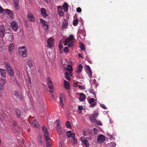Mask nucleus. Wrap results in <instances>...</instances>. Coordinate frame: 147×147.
<instances>
[{
	"label": "nucleus",
	"mask_w": 147,
	"mask_h": 147,
	"mask_svg": "<svg viewBox=\"0 0 147 147\" xmlns=\"http://www.w3.org/2000/svg\"><path fill=\"white\" fill-rule=\"evenodd\" d=\"M19 53L20 55L22 57H26L27 55L26 49L24 46L21 47L19 48Z\"/></svg>",
	"instance_id": "f257e3e1"
},
{
	"label": "nucleus",
	"mask_w": 147,
	"mask_h": 147,
	"mask_svg": "<svg viewBox=\"0 0 147 147\" xmlns=\"http://www.w3.org/2000/svg\"><path fill=\"white\" fill-rule=\"evenodd\" d=\"M42 129L43 131L44 138L46 141L49 140L51 138L49 136V133L47 128L44 126L42 127Z\"/></svg>",
	"instance_id": "f03ea898"
},
{
	"label": "nucleus",
	"mask_w": 147,
	"mask_h": 147,
	"mask_svg": "<svg viewBox=\"0 0 147 147\" xmlns=\"http://www.w3.org/2000/svg\"><path fill=\"white\" fill-rule=\"evenodd\" d=\"M7 29H9L7 27H5L4 25H2L0 26V37H1L3 40V38L6 33L5 31Z\"/></svg>",
	"instance_id": "7ed1b4c3"
},
{
	"label": "nucleus",
	"mask_w": 147,
	"mask_h": 147,
	"mask_svg": "<svg viewBox=\"0 0 147 147\" xmlns=\"http://www.w3.org/2000/svg\"><path fill=\"white\" fill-rule=\"evenodd\" d=\"M11 28L15 31L16 32L18 28V26L15 21H13L11 23Z\"/></svg>",
	"instance_id": "20e7f679"
},
{
	"label": "nucleus",
	"mask_w": 147,
	"mask_h": 147,
	"mask_svg": "<svg viewBox=\"0 0 147 147\" xmlns=\"http://www.w3.org/2000/svg\"><path fill=\"white\" fill-rule=\"evenodd\" d=\"M53 38H50L47 40V47L51 49L53 47Z\"/></svg>",
	"instance_id": "39448f33"
},
{
	"label": "nucleus",
	"mask_w": 147,
	"mask_h": 147,
	"mask_svg": "<svg viewBox=\"0 0 147 147\" xmlns=\"http://www.w3.org/2000/svg\"><path fill=\"white\" fill-rule=\"evenodd\" d=\"M105 140V137L102 134H100L98 136L97 139V142L100 143H102Z\"/></svg>",
	"instance_id": "423d86ee"
},
{
	"label": "nucleus",
	"mask_w": 147,
	"mask_h": 147,
	"mask_svg": "<svg viewBox=\"0 0 147 147\" xmlns=\"http://www.w3.org/2000/svg\"><path fill=\"white\" fill-rule=\"evenodd\" d=\"M80 140L86 147H89L88 141L86 138H84L83 137H82L80 138Z\"/></svg>",
	"instance_id": "0eeeda50"
},
{
	"label": "nucleus",
	"mask_w": 147,
	"mask_h": 147,
	"mask_svg": "<svg viewBox=\"0 0 147 147\" xmlns=\"http://www.w3.org/2000/svg\"><path fill=\"white\" fill-rule=\"evenodd\" d=\"M58 13L60 17L63 16L64 15V12L62 10V7L61 6H59L57 8Z\"/></svg>",
	"instance_id": "6e6552de"
},
{
	"label": "nucleus",
	"mask_w": 147,
	"mask_h": 147,
	"mask_svg": "<svg viewBox=\"0 0 147 147\" xmlns=\"http://www.w3.org/2000/svg\"><path fill=\"white\" fill-rule=\"evenodd\" d=\"M27 17L29 21L32 22H35V19L32 13H28Z\"/></svg>",
	"instance_id": "1a4fd4ad"
},
{
	"label": "nucleus",
	"mask_w": 147,
	"mask_h": 147,
	"mask_svg": "<svg viewBox=\"0 0 147 147\" xmlns=\"http://www.w3.org/2000/svg\"><path fill=\"white\" fill-rule=\"evenodd\" d=\"M38 140L37 142L39 145L41 146L43 143L44 139L42 138L41 135H39L38 137Z\"/></svg>",
	"instance_id": "9d476101"
},
{
	"label": "nucleus",
	"mask_w": 147,
	"mask_h": 147,
	"mask_svg": "<svg viewBox=\"0 0 147 147\" xmlns=\"http://www.w3.org/2000/svg\"><path fill=\"white\" fill-rule=\"evenodd\" d=\"M14 95L20 100H22V96L18 91H15L14 92Z\"/></svg>",
	"instance_id": "9b49d317"
},
{
	"label": "nucleus",
	"mask_w": 147,
	"mask_h": 147,
	"mask_svg": "<svg viewBox=\"0 0 147 147\" xmlns=\"http://www.w3.org/2000/svg\"><path fill=\"white\" fill-rule=\"evenodd\" d=\"M41 14L44 18L48 16L47 14L46 13V10L44 8H42L40 10Z\"/></svg>",
	"instance_id": "f8f14e48"
},
{
	"label": "nucleus",
	"mask_w": 147,
	"mask_h": 147,
	"mask_svg": "<svg viewBox=\"0 0 147 147\" xmlns=\"http://www.w3.org/2000/svg\"><path fill=\"white\" fill-rule=\"evenodd\" d=\"M68 24V22L66 20L64 19L63 22L62 24V30L67 28Z\"/></svg>",
	"instance_id": "ddd939ff"
},
{
	"label": "nucleus",
	"mask_w": 147,
	"mask_h": 147,
	"mask_svg": "<svg viewBox=\"0 0 147 147\" xmlns=\"http://www.w3.org/2000/svg\"><path fill=\"white\" fill-rule=\"evenodd\" d=\"M13 34L12 33H8V35L7 36L6 38L9 41H13Z\"/></svg>",
	"instance_id": "4468645a"
},
{
	"label": "nucleus",
	"mask_w": 147,
	"mask_h": 147,
	"mask_svg": "<svg viewBox=\"0 0 147 147\" xmlns=\"http://www.w3.org/2000/svg\"><path fill=\"white\" fill-rule=\"evenodd\" d=\"M32 126L38 128L39 127V125L38 122L35 120H34L32 122Z\"/></svg>",
	"instance_id": "2eb2a0df"
},
{
	"label": "nucleus",
	"mask_w": 147,
	"mask_h": 147,
	"mask_svg": "<svg viewBox=\"0 0 147 147\" xmlns=\"http://www.w3.org/2000/svg\"><path fill=\"white\" fill-rule=\"evenodd\" d=\"M62 6L64 11L66 12H67L68 9V7L67 3H65L63 4Z\"/></svg>",
	"instance_id": "dca6fc26"
},
{
	"label": "nucleus",
	"mask_w": 147,
	"mask_h": 147,
	"mask_svg": "<svg viewBox=\"0 0 147 147\" xmlns=\"http://www.w3.org/2000/svg\"><path fill=\"white\" fill-rule=\"evenodd\" d=\"M48 86L49 88V92L51 93H52L53 92V86L52 83H48Z\"/></svg>",
	"instance_id": "f3484780"
},
{
	"label": "nucleus",
	"mask_w": 147,
	"mask_h": 147,
	"mask_svg": "<svg viewBox=\"0 0 147 147\" xmlns=\"http://www.w3.org/2000/svg\"><path fill=\"white\" fill-rule=\"evenodd\" d=\"M19 0H14L13 5L16 9H18Z\"/></svg>",
	"instance_id": "a211bd4d"
},
{
	"label": "nucleus",
	"mask_w": 147,
	"mask_h": 147,
	"mask_svg": "<svg viewBox=\"0 0 147 147\" xmlns=\"http://www.w3.org/2000/svg\"><path fill=\"white\" fill-rule=\"evenodd\" d=\"M5 11L6 13L10 15V17L11 18H13L14 16V14L12 11L10 10L6 9L5 10Z\"/></svg>",
	"instance_id": "6ab92c4d"
},
{
	"label": "nucleus",
	"mask_w": 147,
	"mask_h": 147,
	"mask_svg": "<svg viewBox=\"0 0 147 147\" xmlns=\"http://www.w3.org/2000/svg\"><path fill=\"white\" fill-rule=\"evenodd\" d=\"M64 86L66 90H69L70 88V85L68 82L65 80H64Z\"/></svg>",
	"instance_id": "aec40b11"
},
{
	"label": "nucleus",
	"mask_w": 147,
	"mask_h": 147,
	"mask_svg": "<svg viewBox=\"0 0 147 147\" xmlns=\"http://www.w3.org/2000/svg\"><path fill=\"white\" fill-rule=\"evenodd\" d=\"M0 72L1 75L2 77H5L6 71L5 69L0 68Z\"/></svg>",
	"instance_id": "412c9836"
},
{
	"label": "nucleus",
	"mask_w": 147,
	"mask_h": 147,
	"mask_svg": "<svg viewBox=\"0 0 147 147\" xmlns=\"http://www.w3.org/2000/svg\"><path fill=\"white\" fill-rule=\"evenodd\" d=\"M86 98L85 94L83 93H81L79 98V100L80 101H83Z\"/></svg>",
	"instance_id": "4be33fe9"
},
{
	"label": "nucleus",
	"mask_w": 147,
	"mask_h": 147,
	"mask_svg": "<svg viewBox=\"0 0 147 147\" xmlns=\"http://www.w3.org/2000/svg\"><path fill=\"white\" fill-rule=\"evenodd\" d=\"M60 96L59 97V100H60V105L61 106L62 108H63L64 106V103H63V98L62 97V95L61 94H60Z\"/></svg>",
	"instance_id": "5701e85b"
},
{
	"label": "nucleus",
	"mask_w": 147,
	"mask_h": 147,
	"mask_svg": "<svg viewBox=\"0 0 147 147\" xmlns=\"http://www.w3.org/2000/svg\"><path fill=\"white\" fill-rule=\"evenodd\" d=\"M83 69V66L81 64H79L78 65V66L77 68V70L76 71V72L77 73H80L82 71Z\"/></svg>",
	"instance_id": "b1692460"
},
{
	"label": "nucleus",
	"mask_w": 147,
	"mask_h": 147,
	"mask_svg": "<svg viewBox=\"0 0 147 147\" xmlns=\"http://www.w3.org/2000/svg\"><path fill=\"white\" fill-rule=\"evenodd\" d=\"M7 71L9 75L11 77H13L14 76V72L12 68L7 70Z\"/></svg>",
	"instance_id": "393cba45"
},
{
	"label": "nucleus",
	"mask_w": 147,
	"mask_h": 147,
	"mask_svg": "<svg viewBox=\"0 0 147 147\" xmlns=\"http://www.w3.org/2000/svg\"><path fill=\"white\" fill-rule=\"evenodd\" d=\"M4 64L5 66L6 70L11 68L10 64L9 63L5 62L4 63Z\"/></svg>",
	"instance_id": "a878e982"
},
{
	"label": "nucleus",
	"mask_w": 147,
	"mask_h": 147,
	"mask_svg": "<svg viewBox=\"0 0 147 147\" xmlns=\"http://www.w3.org/2000/svg\"><path fill=\"white\" fill-rule=\"evenodd\" d=\"M14 45L12 44H10L9 46V51L10 52H11L12 50H13L14 49Z\"/></svg>",
	"instance_id": "bb28decb"
},
{
	"label": "nucleus",
	"mask_w": 147,
	"mask_h": 147,
	"mask_svg": "<svg viewBox=\"0 0 147 147\" xmlns=\"http://www.w3.org/2000/svg\"><path fill=\"white\" fill-rule=\"evenodd\" d=\"M79 44H80V48L81 50L83 51H85V48L84 45L81 42H80Z\"/></svg>",
	"instance_id": "cd10ccee"
},
{
	"label": "nucleus",
	"mask_w": 147,
	"mask_h": 147,
	"mask_svg": "<svg viewBox=\"0 0 147 147\" xmlns=\"http://www.w3.org/2000/svg\"><path fill=\"white\" fill-rule=\"evenodd\" d=\"M16 113L17 117L19 118L21 115L20 111L18 109H16Z\"/></svg>",
	"instance_id": "c85d7f7f"
},
{
	"label": "nucleus",
	"mask_w": 147,
	"mask_h": 147,
	"mask_svg": "<svg viewBox=\"0 0 147 147\" xmlns=\"http://www.w3.org/2000/svg\"><path fill=\"white\" fill-rule=\"evenodd\" d=\"M65 75L66 78L68 80H70L71 79L68 73L66 72L65 73Z\"/></svg>",
	"instance_id": "c756f323"
},
{
	"label": "nucleus",
	"mask_w": 147,
	"mask_h": 147,
	"mask_svg": "<svg viewBox=\"0 0 147 147\" xmlns=\"http://www.w3.org/2000/svg\"><path fill=\"white\" fill-rule=\"evenodd\" d=\"M78 23V18H76L75 20H74L73 22V25L76 26H77Z\"/></svg>",
	"instance_id": "7c9ffc66"
},
{
	"label": "nucleus",
	"mask_w": 147,
	"mask_h": 147,
	"mask_svg": "<svg viewBox=\"0 0 147 147\" xmlns=\"http://www.w3.org/2000/svg\"><path fill=\"white\" fill-rule=\"evenodd\" d=\"M67 70L69 71H72L73 70L72 66L70 65H68L67 66Z\"/></svg>",
	"instance_id": "2f4dec72"
},
{
	"label": "nucleus",
	"mask_w": 147,
	"mask_h": 147,
	"mask_svg": "<svg viewBox=\"0 0 147 147\" xmlns=\"http://www.w3.org/2000/svg\"><path fill=\"white\" fill-rule=\"evenodd\" d=\"M67 135L68 138H70L71 137L72 134L71 131H68L67 132Z\"/></svg>",
	"instance_id": "473e14b6"
},
{
	"label": "nucleus",
	"mask_w": 147,
	"mask_h": 147,
	"mask_svg": "<svg viewBox=\"0 0 147 147\" xmlns=\"http://www.w3.org/2000/svg\"><path fill=\"white\" fill-rule=\"evenodd\" d=\"M95 101V99L93 98H91L89 100V103L90 104L93 103Z\"/></svg>",
	"instance_id": "72a5a7b5"
},
{
	"label": "nucleus",
	"mask_w": 147,
	"mask_h": 147,
	"mask_svg": "<svg viewBox=\"0 0 147 147\" xmlns=\"http://www.w3.org/2000/svg\"><path fill=\"white\" fill-rule=\"evenodd\" d=\"M42 26L43 28L45 30H47L48 29L49 26L47 23L43 25Z\"/></svg>",
	"instance_id": "f704fd0d"
},
{
	"label": "nucleus",
	"mask_w": 147,
	"mask_h": 147,
	"mask_svg": "<svg viewBox=\"0 0 147 147\" xmlns=\"http://www.w3.org/2000/svg\"><path fill=\"white\" fill-rule=\"evenodd\" d=\"M74 42L73 41H71L70 43H69L68 45L67 46L69 47H72L74 45Z\"/></svg>",
	"instance_id": "c9c22d12"
},
{
	"label": "nucleus",
	"mask_w": 147,
	"mask_h": 147,
	"mask_svg": "<svg viewBox=\"0 0 147 147\" xmlns=\"http://www.w3.org/2000/svg\"><path fill=\"white\" fill-rule=\"evenodd\" d=\"M66 125L67 128H70L71 127L70 123L69 121H67L66 122Z\"/></svg>",
	"instance_id": "e433bc0d"
},
{
	"label": "nucleus",
	"mask_w": 147,
	"mask_h": 147,
	"mask_svg": "<svg viewBox=\"0 0 147 147\" xmlns=\"http://www.w3.org/2000/svg\"><path fill=\"white\" fill-rule=\"evenodd\" d=\"M90 121L92 122H94L96 121L95 119L91 116H90Z\"/></svg>",
	"instance_id": "4c0bfd02"
},
{
	"label": "nucleus",
	"mask_w": 147,
	"mask_h": 147,
	"mask_svg": "<svg viewBox=\"0 0 147 147\" xmlns=\"http://www.w3.org/2000/svg\"><path fill=\"white\" fill-rule=\"evenodd\" d=\"M40 23L42 24V25L46 23V21L42 18L40 19Z\"/></svg>",
	"instance_id": "58836bf2"
},
{
	"label": "nucleus",
	"mask_w": 147,
	"mask_h": 147,
	"mask_svg": "<svg viewBox=\"0 0 147 147\" xmlns=\"http://www.w3.org/2000/svg\"><path fill=\"white\" fill-rule=\"evenodd\" d=\"M89 69L88 70V73L89 74V76L91 77L92 76V72L91 71L90 68L89 67Z\"/></svg>",
	"instance_id": "ea45409f"
},
{
	"label": "nucleus",
	"mask_w": 147,
	"mask_h": 147,
	"mask_svg": "<svg viewBox=\"0 0 147 147\" xmlns=\"http://www.w3.org/2000/svg\"><path fill=\"white\" fill-rule=\"evenodd\" d=\"M57 130L59 135H61L62 134V131L61 128L60 129H57Z\"/></svg>",
	"instance_id": "a19ab883"
},
{
	"label": "nucleus",
	"mask_w": 147,
	"mask_h": 147,
	"mask_svg": "<svg viewBox=\"0 0 147 147\" xmlns=\"http://www.w3.org/2000/svg\"><path fill=\"white\" fill-rule=\"evenodd\" d=\"M63 51L66 52L67 53L69 51V49L67 47H65L63 49Z\"/></svg>",
	"instance_id": "79ce46f5"
},
{
	"label": "nucleus",
	"mask_w": 147,
	"mask_h": 147,
	"mask_svg": "<svg viewBox=\"0 0 147 147\" xmlns=\"http://www.w3.org/2000/svg\"><path fill=\"white\" fill-rule=\"evenodd\" d=\"M47 83H52L51 79L49 77H48L47 78Z\"/></svg>",
	"instance_id": "37998d69"
},
{
	"label": "nucleus",
	"mask_w": 147,
	"mask_h": 147,
	"mask_svg": "<svg viewBox=\"0 0 147 147\" xmlns=\"http://www.w3.org/2000/svg\"><path fill=\"white\" fill-rule=\"evenodd\" d=\"M47 83H52L51 79L49 77H48L47 78Z\"/></svg>",
	"instance_id": "c03bdc74"
},
{
	"label": "nucleus",
	"mask_w": 147,
	"mask_h": 147,
	"mask_svg": "<svg viewBox=\"0 0 147 147\" xmlns=\"http://www.w3.org/2000/svg\"><path fill=\"white\" fill-rule=\"evenodd\" d=\"M69 38L71 40H72L74 39V36L73 35L71 34L69 36Z\"/></svg>",
	"instance_id": "a18cd8bd"
},
{
	"label": "nucleus",
	"mask_w": 147,
	"mask_h": 147,
	"mask_svg": "<svg viewBox=\"0 0 147 147\" xmlns=\"http://www.w3.org/2000/svg\"><path fill=\"white\" fill-rule=\"evenodd\" d=\"M63 48V46L61 44H59V51H61V50Z\"/></svg>",
	"instance_id": "49530a36"
},
{
	"label": "nucleus",
	"mask_w": 147,
	"mask_h": 147,
	"mask_svg": "<svg viewBox=\"0 0 147 147\" xmlns=\"http://www.w3.org/2000/svg\"><path fill=\"white\" fill-rule=\"evenodd\" d=\"M100 106L101 107H102V108L104 109H107V107L105 106L103 104H100Z\"/></svg>",
	"instance_id": "de8ad7c7"
},
{
	"label": "nucleus",
	"mask_w": 147,
	"mask_h": 147,
	"mask_svg": "<svg viewBox=\"0 0 147 147\" xmlns=\"http://www.w3.org/2000/svg\"><path fill=\"white\" fill-rule=\"evenodd\" d=\"M93 131L94 132V134L95 135H96L97 134V130L96 128H93Z\"/></svg>",
	"instance_id": "09e8293b"
},
{
	"label": "nucleus",
	"mask_w": 147,
	"mask_h": 147,
	"mask_svg": "<svg viewBox=\"0 0 147 147\" xmlns=\"http://www.w3.org/2000/svg\"><path fill=\"white\" fill-rule=\"evenodd\" d=\"M76 11L80 13L82 11L81 9L79 7H78L76 9Z\"/></svg>",
	"instance_id": "8fccbe9b"
},
{
	"label": "nucleus",
	"mask_w": 147,
	"mask_h": 147,
	"mask_svg": "<svg viewBox=\"0 0 147 147\" xmlns=\"http://www.w3.org/2000/svg\"><path fill=\"white\" fill-rule=\"evenodd\" d=\"M90 93H91L94 95L95 94V92L93 91V89H90Z\"/></svg>",
	"instance_id": "3c124183"
},
{
	"label": "nucleus",
	"mask_w": 147,
	"mask_h": 147,
	"mask_svg": "<svg viewBox=\"0 0 147 147\" xmlns=\"http://www.w3.org/2000/svg\"><path fill=\"white\" fill-rule=\"evenodd\" d=\"M96 123L97 125H102V123L100 121H96Z\"/></svg>",
	"instance_id": "603ef678"
},
{
	"label": "nucleus",
	"mask_w": 147,
	"mask_h": 147,
	"mask_svg": "<svg viewBox=\"0 0 147 147\" xmlns=\"http://www.w3.org/2000/svg\"><path fill=\"white\" fill-rule=\"evenodd\" d=\"M78 88L81 89V90H84L85 89V88L83 86H81V85H79L78 86Z\"/></svg>",
	"instance_id": "864d4df0"
},
{
	"label": "nucleus",
	"mask_w": 147,
	"mask_h": 147,
	"mask_svg": "<svg viewBox=\"0 0 147 147\" xmlns=\"http://www.w3.org/2000/svg\"><path fill=\"white\" fill-rule=\"evenodd\" d=\"M110 145L113 147H115L116 146L115 144L113 142H111L110 143Z\"/></svg>",
	"instance_id": "5fc2aeb1"
},
{
	"label": "nucleus",
	"mask_w": 147,
	"mask_h": 147,
	"mask_svg": "<svg viewBox=\"0 0 147 147\" xmlns=\"http://www.w3.org/2000/svg\"><path fill=\"white\" fill-rule=\"evenodd\" d=\"M78 109L80 110L81 111L83 109V108L82 106H79L78 107Z\"/></svg>",
	"instance_id": "6e6d98bb"
},
{
	"label": "nucleus",
	"mask_w": 147,
	"mask_h": 147,
	"mask_svg": "<svg viewBox=\"0 0 147 147\" xmlns=\"http://www.w3.org/2000/svg\"><path fill=\"white\" fill-rule=\"evenodd\" d=\"M98 115V114L97 113H95L94 114H93L91 116L92 117H94V118L95 119V118L97 117Z\"/></svg>",
	"instance_id": "4d7b16f0"
},
{
	"label": "nucleus",
	"mask_w": 147,
	"mask_h": 147,
	"mask_svg": "<svg viewBox=\"0 0 147 147\" xmlns=\"http://www.w3.org/2000/svg\"><path fill=\"white\" fill-rule=\"evenodd\" d=\"M3 9L0 6V13H3Z\"/></svg>",
	"instance_id": "13d9d810"
},
{
	"label": "nucleus",
	"mask_w": 147,
	"mask_h": 147,
	"mask_svg": "<svg viewBox=\"0 0 147 147\" xmlns=\"http://www.w3.org/2000/svg\"><path fill=\"white\" fill-rule=\"evenodd\" d=\"M3 86L0 85V93H1V92L3 91Z\"/></svg>",
	"instance_id": "bf43d9fd"
},
{
	"label": "nucleus",
	"mask_w": 147,
	"mask_h": 147,
	"mask_svg": "<svg viewBox=\"0 0 147 147\" xmlns=\"http://www.w3.org/2000/svg\"><path fill=\"white\" fill-rule=\"evenodd\" d=\"M90 104V107H94L96 105V103H93L91 104Z\"/></svg>",
	"instance_id": "052dcab7"
},
{
	"label": "nucleus",
	"mask_w": 147,
	"mask_h": 147,
	"mask_svg": "<svg viewBox=\"0 0 147 147\" xmlns=\"http://www.w3.org/2000/svg\"><path fill=\"white\" fill-rule=\"evenodd\" d=\"M65 40H66V42H69L70 41H71V40L69 38V37L67 38Z\"/></svg>",
	"instance_id": "680f3d73"
},
{
	"label": "nucleus",
	"mask_w": 147,
	"mask_h": 147,
	"mask_svg": "<svg viewBox=\"0 0 147 147\" xmlns=\"http://www.w3.org/2000/svg\"><path fill=\"white\" fill-rule=\"evenodd\" d=\"M46 141V146H51V145L49 142L48 141Z\"/></svg>",
	"instance_id": "e2e57ef3"
},
{
	"label": "nucleus",
	"mask_w": 147,
	"mask_h": 147,
	"mask_svg": "<svg viewBox=\"0 0 147 147\" xmlns=\"http://www.w3.org/2000/svg\"><path fill=\"white\" fill-rule=\"evenodd\" d=\"M83 134L84 137L86 135V131L84 130L83 131Z\"/></svg>",
	"instance_id": "0e129e2a"
},
{
	"label": "nucleus",
	"mask_w": 147,
	"mask_h": 147,
	"mask_svg": "<svg viewBox=\"0 0 147 147\" xmlns=\"http://www.w3.org/2000/svg\"><path fill=\"white\" fill-rule=\"evenodd\" d=\"M56 122H57V126H60V124H59V121L58 120H57L56 121Z\"/></svg>",
	"instance_id": "69168bd1"
},
{
	"label": "nucleus",
	"mask_w": 147,
	"mask_h": 147,
	"mask_svg": "<svg viewBox=\"0 0 147 147\" xmlns=\"http://www.w3.org/2000/svg\"><path fill=\"white\" fill-rule=\"evenodd\" d=\"M73 140H74L73 144H75L77 143V140L75 139V138H74L73 139Z\"/></svg>",
	"instance_id": "338daca9"
},
{
	"label": "nucleus",
	"mask_w": 147,
	"mask_h": 147,
	"mask_svg": "<svg viewBox=\"0 0 147 147\" xmlns=\"http://www.w3.org/2000/svg\"><path fill=\"white\" fill-rule=\"evenodd\" d=\"M72 134V135H71V137L73 138V139H74V138H75V134L74 133H73Z\"/></svg>",
	"instance_id": "774afa93"
}]
</instances>
